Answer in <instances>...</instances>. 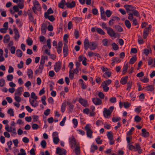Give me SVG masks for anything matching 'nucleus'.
<instances>
[{
  "mask_svg": "<svg viewBox=\"0 0 155 155\" xmlns=\"http://www.w3.org/2000/svg\"><path fill=\"white\" fill-rule=\"evenodd\" d=\"M107 32L108 35L111 37H114L115 38L117 37V34H116L114 30L111 28L108 27Z\"/></svg>",
  "mask_w": 155,
  "mask_h": 155,
  "instance_id": "1",
  "label": "nucleus"
},
{
  "mask_svg": "<svg viewBox=\"0 0 155 155\" xmlns=\"http://www.w3.org/2000/svg\"><path fill=\"white\" fill-rule=\"evenodd\" d=\"M73 65L74 64L72 62H71L69 63V66L70 68V70L69 71V77L71 80H72L74 78V71L72 70Z\"/></svg>",
  "mask_w": 155,
  "mask_h": 155,
  "instance_id": "2",
  "label": "nucleus"
},
{
  "mask_svg": "<svg viewBox=\"0 0 155 155\" xmlns=\"http://www.w3.org/2000/svg\"><path fill=\"white\" fill-rule=\"evenodd\" d=\"M124 7L126 9L127 12L128 13H130V12L131 11L132 12L136 8L131 5H124Z\"/></svg>",
  "mask_w": 155,
  "mask_h": 155,
  "instance_id": "3",
  "label": "nucleus"
},
{
  "mask_svg": "<svg viewBox=\"0 0 155 155\" xmlns=\"http://www.w3.org/2000/svg\"><path fill=\"white\" fill-rule=\"evenodd\" d=\"M98 46V44L96 41L90 42L89 48L91 50H95Z\"/></svg>",
  "mask_w": 155,
  "mask_h": 155,
  "instance_id": "4",
  "label": "nucleus"
},
{
  "mask_svg": "<svg viewBox=\"0 0 155 155\" xmlns=\"http://www.w3.org/2000/svg\"><path fill=\"white\" fill-rule=\"evenodd\" d=\"M61 66V63L60 61H58L56 63L54 66V69L55 72H58L60 70Z\"/></svg>",
  "mask_w": 155,
  "mask_h": 155,
  "instance_id": "5",
  "label": "nucleus"
},
{
  "mask_svg": "<svg viewBox=\"0 0 155 155\" xmlns=\"http://www.w3.org/2000/svg\"><path fill=\"white\" fill-rule=\"evenodd\" d=\"M63 53L64 57H66L68 55V49L67 45L64 44L63 48Z\"/></svg>",
  "mask_w": 155,
  "mask_h": 155,
  "instance_id": "6",
  "label": "nucleus"
},
{
  "mask_svg": "<svg viewBox=\"0 0 155 155\" xmlns=\"http://www.w3.org/2000/svg\"><path fill=\"white\" fill-rule=\"evenodd\" d=\"M94 103L96 105H100L102 104V101L98 98H94L92 99Z\"/></svg>",
  "mask_w": 155,
  "mask_h": 155,
  "instance_id": "7",
  "label": "nucleus"
},
{
  "mask_svg": "<svg viewBox=\"0 0 155 155\" xmlns=\"http://www.w3.org/2000/svg\"><path fill=\"white\" fill-rule=\"evenodd\" d=\"M66 5L68 8H72L74 7L76 5V2L73 1L71 2H67L66 3Z\"/></svg>",
  "mask_w": 155,
  "mask_h": 155,
  "instance_id": "8",
  "label": "nucleus"
},
{
  "mask_svg": "<svg viewBox=\"0 0 155 155\" xmlns=\"http://www.w3.org/2000/svg\"><path fill=\"white\" fill-rule=\"evenodd\" d=\"M135 150H134V151H138L139 153H141L143 152V150L141 149L140 145L138 143H135Z\"/></svg>",
  "mask_w": 155,
  "mask_h": 155,
  "instance_id": "9",
  "label": "nucleus"
},
{
  "mask_svg": "<svg viewBox=\"0 0 155 155\" xmlns=\"http://www.w3.org/2000/svg\"><path fill=\"white\" fill-rule=\"evenodd\" d=\"M90 42L88 40L87 38L85 39L84 41V49L86 50H87L90 47Z\"/></svg>",
  "mask_w": 155,
  "mask_h": 155,
  "instance_id": "10",
  "label": "nucleus"
},
{
  "mask_svg": "<svg viewBox=\"0 0 155 155\" xmlns=\"http://www.w3.org/2000/svg\"><path fill=\"white\" fill-rule=\"evenodd\" d=\"M79 103L83 106L86 107L88 105L87 101V100L83 98H80L79 99Z\"/></svg>",
  "mask_w": 155,
  "mask_h": 155,
  "instance_id": "11",
  "label": "nucleus"
},
{
  "mask_svg": "<svg viewBox=\"0 0 155 155\" xmlns=\"http://www.w3.org/2000/svg\"><path fill=\"white\" fill-rule=\"evenodd\" d=\"M142 131L141 135L143 137H147L149 136V133L148 132L146 131V130L145 128L142 129Z\"/></svg>",
  "mask_w": 155,
  "mask_h": 155,
  "instance_id": "12",
  "label": "nucleus"
},
{
  "mask_svg": "<svg viewBox=\"0 0 155 155\" xmlns=\"http://www.w3.org/2000/svg\"><path fill=\"white\" fill-rule=\"evenodd\" d=\"M23 91V88L22 87H18L15 92V95L20 96L21 94V93Z\"/></svg>",
  "mask_w": 155,
  "mask_h": 155,
  "instance_id": "13",
  "label": "nucleus"
},
{
  "mask_svg": "<svg viewBox=\"0 0 155 155\" xmlns=\"http://www.w3.org/2000/svg\"><path fill=\"white\" fill-rule=\"evenodd\" d=\"M29 102L31 105L34 107H36L38 105V101L34 99L31 101V98H29Z\"/></svg>",
  "mask_w": 155,
  "mask_h": 155,
  "instance_id": "14",
  "label": "nucleus"
},
{
  "mask_svg": "<svg viewBox=\"0 0 155 155\" xmlns=\"http://www.w3.org/2000/svg\"><path fill=\"white\" fill-rule=\"evenodd\" d=\"M128 78V76H126L122 78L120 81V82L122 84H125L127 82V80Z\"/></svg>",
  "mask_w": 155,
  "mask_h": 155,
  "instance_id": "15",
  "label": "nucleus"
},
{
  "mask_svg": "<svg viewBox=\"0 0 155 155\" xmlns=\"http://www.w3.org/2000/svg\"><path fill=\"white\" fill-rule=\"evenodd\" d=\"M66 2L65 0H62L58 4V7L62 9L64 8V5H66Z\"/></svg>",
  "mask_w": 155,
  "mask_h": 155,
  "instance_id": "16",
  "label": "nucleus"
},
{
  "mask_svg": "<svg viewBox=\"0 0 155 155\" xmlns=\"http://www.w3.org/2000/svg\"><path fill=\"white\" fill-rule=\"evenodd\" d=\"M47 30L46 25L44 23H43L41 26V31L42 33L45 34Z\"/></svg>",
  "mask_w": 155,
  "mask_h": 155,
  "instance_id": "17",
  "label": "nucleus"
},
{
  "mask_svg": "<svg viewBox=\"0 0 155 155\" xmlns=\"http://www.w3.org/2000/svg\"><path fill=\"white\" fill-rule=\"evenodd\" d=\"M103 113L104 116L106 118L107 117H106V116H110L111 114L108 110L106 108L104 109V111H103Z\"/></svg>",
  "mask_w": 155,
  "mask_h": 155,
  "instance_id": "18",
  "label": "nucleus"
},
{
  "mask_svg": "<svg viewBox=\"0 0 155 155\" xmlns=\"http://www.w3.org/2000/svg\"><path fill=\"white\" fill-rule=\"evenodd\" d=\"M14 30L15 34L14 38L15 39H18L20 37V35L19 33L18 30L17 28H15L14 29Z\"/></svg>",
  "mask_w": 155,
  "mask_h": 155,
  "instance_id": "19",
  "label": "nucleus"
},
{
  "mask_svg": "<svg viewBox=\"0 0 155 155\" xmlns=\"http://www.w3.org/2000/svg\"><path fill=\"white\" fill-rule=\"evenodd\" d=\"M27 75L29 78H32L33 77V72L30 68L28 69L27 71Z\"/></svg>",
  "mask_w": 155,
  "mask_h": 155,
  "instance_id": "20",
  "label": "nucleus"
},
{
  "mask_svg": "<svg viewBox=\"0 0 155 155\" xmlns=\"http://www.w3.org/2000/svg\"><path fill=\"white\" fill-rule=\"evenodd\" d=\"M114 28H115L116 31L118 32H121L123 31L124 30L123 28L119 25H115L114 26Z\"/></svg>",
  "mask_w": 155,
  "mask_h": 155,
  "instance_id": "21",
  "label": "nucleus"
},
{
  "mask_svg": "<svg viewBox=\"0 0 155 155\" xmlns=\"http://www.w3.org/2000/svg\"><path fill=\"white\" fill-rule=\"evenodd\" d=\"M70 143L71 145V147H74L76 144V140L75 138H72L70 141Z\"/></svg>",
  "mask_w": 155,
  "mask_h": 155,
  "instance_id": "22",
  "label": "nucleus"
},
{
  "mask_svg": "<svg viewBox=\"0 0 155 155\" xmlns=\"http://www.w3.org/2000/svg\"><path fill=\"white\" fill-rule=\"evenodd\" d=\"M67 105L69 106V111L72 112L73 110L74 105L70 102L67 101Z\"/></svg>",
  "mask_w": 155,
  "mask_h": 155,
  "instance_id": "23",
  "label": "nucleus"
},
{
  "mask_svg": "<svg viewBox=\"0 0 155 155\" xmlns=\"http://www.w3.org/2000/svg\"><path fill=\"white\" fill-rule=\"evenodd\" d=\"M10 40V36L8 35H6L4 37L3 40L5 43H7Z\"/></svg>",
  "mask_w": 155,
  "mask_h": 155,
  "instance_id": "24",
  "label": "nucleus"
},
{
  "mask_svg": "<svg viewBox=\"0 0 155 155\" xmlns=\"http://www.w3.org/2000/svg\"><path fill=\"white\" fill-rule=\"evenodd\" d=\"M128 67V63L124 65L123 68V70L122 71V73L123 74H124L126 73Z\"/></svg>",
  "mask_w": 155,
  "mask_h": 155,
  "instance_id": "25",
  "label": "nucleus"
},
{
  "mask_svg": "<svg viewBox=\"0 0 155 155\" xmlns=\"http://www.w3.org/2000/svg\"><path fill=\"white\" fill-rule=\"evenodd\" d=\"M101 86L105 92H107L109 91V87H108L107 85L104 84L103 83H102Z\"/></svg>",
  "mask_w": 155,
  "mask_h": 155,
  "instance_id": "26",
  "label": "nucleus"
},
{
  "mask_svg": "<svg viewBox=\"0 0 155 155\" xmlns=\"http://www.w3.org/2000/svg\"><path fill=\"white\" fill-rule=\"evenodd\" d=\"M46 19H48L50 21H53L55 20V18L53 15L48 16V15L44 16Z\"/></svg>",
  "mask_w": 155,
  "mask_h": 155,
  "instance_id": "27",
  "label": "nucleus"
},
{
  "mask_svg": "<svg viewBox=\"0 0 155 155\" xmlns=\"http://www.w3.org/2000/svg\"><path fill=\"white\" fill-rule=\"evenodd\" d=\"M54 12V11L51 8H50L47 11L45 12L44 14V16L49 15L52 14Z\"/></svg>",
  "mask_w": 155,
  "mask_h": 155,
  "instance_id": "28",
  "label": "nucleus"
},
{
  "mask_svg": "<svg viewBox=\"0 0 155 155\" xmlns=\"http://www.w3.org/2000/svg\"><path fill=\"white\" fill-rule=\"evenodd\" d=\"M137 59V58L136 56L132 57L130 60L129 63L132 64H134Z\"/></svg>",
  "mask_w": 155,
  "mask_h": 155,
  "instance_id": "29",
  "label": "nucleus"
},
{
  "mask_svg": "<svg viewBox=\"0 0 155 155\" xmlns=\"http://www.w3.org/2000/svg\"><path fill=\"white\" fill-rule=\"evenodd\" d=\"M146 89L148 91H152L154 90V88L152 85H149L146 87Z\"/></svg>",
  "mask_w": 155,
  "mask_h": 155,
  "instance_id": "30",
  "label": "nucleus"
},
{
  "mask_svg": "<svg viewBox=\"0 0 155 155\" xmlns=\"http://www.w3.org/2000/svg\"><path fill=\"white\" fill-rule=\"evenodd\" d=\"M96 30L97 32L101 35H104L105 34V33L104 31L100 28H97Z\"/></svg>",
  "mask_w": 155,
  "mask_h": 155,
  "instance_id": "31",
  "label": "nucleus"
},
{
  "mask_svg": "<svg viewBox=\"0 0 155 155\" xmlns=\"http://www.w3.org/2000/svg\"><path fill=\"white\" fill-rule=\"evenodd\" d=\"M125 24L127 28L130 29V28L131 24L129 21L127 20H126L125 21Z\"/></svg>",
  "mask_w": 155,
  "mask_h": 155,
  "instance_id": "32",
  "label": "nucleus"
},
{
  "mask_svg": "<svg viewBox=\"0 0 155 155\" xmlns=\"http://www.w3.org/2000/svg\"><path fill=\"white\" fill-rule=\"evenodd\" d=\"M98 147L97 146L92 145H91V152L94 153V151L97 150Z\"/></svg>",
  "mask_w": 155,
  "mask_h": 155,
  "instance_id": "33",
  "label": "nucleus"
},
{
  "mask_svg": "<svg viewBox=\"0 0 155 155\" xmlns=\"http://www.w3.org/2000/svg\"><path fill=\"white\" fill-rule=\"evenodd\" d=\"M112 61H113L111 63L112 64L115 62L119 63L121 61V60L120 59V58H119L117 57L113 58Z\"/></svg>",
  "mask_w": 155,
  "mask_h": 155,
  "instance_id": "34",
  "label": "nucleus"
},
{
  "mask_svg": "<svg viewBox=\"0 0 155 155\" xmlns=\"http://www.w3.org/2000/svg\"><path fill=\"white\" fill-rule=\"evenodd\" d=\"M22 52L20 49L17 50L16 52V55L18 57H21L22 55Z\"/></svg>",
  "mask_w": 155,
  "mask_h": 155,
  "instance_id": "35",
  "label": "nucleus"
},
{
  "mask_svg": "<svg viewBox=\"0 0 155 155\" xmlns=\"http://www.w3.org/2000/svg\"><path fill=\"white\" fill-rule=\"evenodd\" d=\"M66 104L65 102L63 103L61 106V111L62 112H64L65 110Z\"/></svg>",
  "mask_w": 155,
  "mask_h": 155,
  "instance_id": "36",
  "label": "nucleus"
},
{
  "mask_svg": "<svg viewBox=\"0 0 155 155\" xmlns=\"http://www.w3.org/2000/svg\"><path fill=\"white\" fill-rule=\"evenodd\" d=\"M87 135L88 137L91 138L92 137V134L93 132L91 130H88L87 131Z\"/></svg>",
  "mask_w": 155,
  "mask_h": 155,
  "instance_id": "37",
  "label": "nucleus"
},
{
  "mask_svg": "<svg viewBox=\"0 0 155 155\" xmlns=\"http://www.w3.org/2000/svg\"><path fill=\"white\" fill-rule=\"evenodd\" d=\"M112 82V81L110 79H108L107 80H105V81H103L102 83H103L104 84L107 85H109Z\"/></svg>",
  "mask_w": 155,
  "mask_h": 155,
  "instance_id": "38",
  "label": "nucleus"
},
{
  "mask_svg": "<svg viewBox=\"0 0 155 155\" xmlns=\"http://www.w3.org/2000/svg\"><path fill=\"white\" fill-rule=\"evenodd\" d=\"M48 58V56H42L41 60V61L40 63V64L43 65H44L45 63V58Z\"/></svg>",
  "mask_w": 155,
  "mask_h": 155,
  "instance_id": "39",
  "label": "nucleus"
},
{
  "mask_svg": "<svg viewBox=\"0 0 155 155\" xmlns=\"http://www.w3.org/2000/svg\"><path fill=\"white\" fill-rule=\"evenodd\" d=\"M103 44L105 46H108L110 44H108V40L105 38L103 39L102 41Z\"/></svg>",
  "mask_w": 155,
  "mask_h": 155,
  "instance_id": "40",
  "label": "nucleus"
},
{
  "mask_svg": "<svg viewBox=\"0 0 155 155\" xmlns=\"http://www.w3.org/2000/svg\"><path fill=\"white\" fill-rule=\"evenodd\" d=\"M108 139L109 140L113 139V136L111 132H108L107 134Z\"/></svg>",
  "mask_w": 155,
  "mask_h": 155,
  "instance_id": "41",
  "label": "nucleus"
},
{
  "mask_svg": "<svg viewBox=\"0 0 155 155\" xmlns=\"http://www.w3.org/2000/svg\"><path fill=\"white\" fill-rule=\"evenodd\" d=\"M132 82L131 81H129L127 83V90H130L131 88L132 85Z\"/></svg>",
  "mask_w": 155,
  "mask_h": 155,
  "instance_id": "42",
  "label": "nucleus"
},
{
  "mask_svg": "<svg viewBox=\"0 0 155 155\" xmlns=\"http://www.w3.org/2000/svg\"><path fill=\"white\" fill-rule=\"evenodd\" d=\"M113 49L115 50H117L119 49L118 46L115 43H112L111 45Z\"/></svg>",
  "mask_w": 155,
  "mask_h": 155,
  "instance_id": "43",
  "label": "nucleus"
},
{
  "mask_svg": "<svg viewBox=\"0 0 155 155\" xmlns=\"http://www.w3.org/2000/svg\"><path fill=\"white\" fill-rule=\"evenodd\" d=\"M73 19L75 21L76 23H78L82 21V19L81 18L78 17H74Z\"/></svg>",
  "mask_w": 155,
  "mask_h": 155,
  "instance_id": "44",
  "label": "nucleus"
},
{
  "mask_svg": "<svg viewBox=\"0 0 155 155\" xmlns=\"http://www.w3.org/2000/svg\"><path fill=\"white\" fill-rule=\"evenodd\" d=\"M74 36L76 38H78L79 36V31L77 29H75L74 32Z\"/></svg>",
  "mask_w": 155,
  "mask_h": 155,
  "instance_id": "45",
  "label": "nucleus"
},
{
  "mask_svg": "<svg viewBox=\"0 0 155 155\" xmlns=\"http://www.w3.org/2000/svg\"><path fill=\"white\" fill-rule=\"evenodd\" d=\"M8 113L11 116H14V111L13 109L10 108L8 110Z\"/></svg>",
  "mask_w": 155,
  "mask_h": 155,
  "instance_id": "46",
  "label": "nucleus"
},
{
  "mask_svg": "<svg viewBox=\"0 0 155 155\" xmlns=\"http://www.w3.org/2000/svg\"><path fill=\"white\" fill-rule=\"evenodd\" d=\"M46 144L47 143L45 140H43L41 141V145L43 148H45L46 147Z\"/></svg>",
  "mask_w": 155,
  "mask_h": 155,
  "instance_id": "47",
  "label": "nucleus"
},
{
  "mask_svg": "<svg viewBox=\"0 0 155 155\" xmlns=\"http://www.w3.org/2000/svg\"><path fill=\"white\" fill-rule=\"evenodd\" d=\"M96 141L98 144H101L102 142V140H101V138L99 137H98L96 139Z\"/></svg>",
  "mask_w": 155,
  "mask_h": 155,
  "instance_id": "48",
  "label": "nucleus"
},
{
  "mask_svg": "<svg viewBox=\"0 0 155 155\" xmlns=\"http://www.w3.org/2000/svg\"><path fill=\"white\" fill-rule=\"evenodd\" d=\"M54 143L56 144H58L59 141V139L58 137H55L53 138Z\"/></svg>",
  "mask_w": 155,
  "mask_h": 155,
  "instance_id": "49",
  "label": "nucleus"
},
{
  "mask_svg": "<svg viewBox=\"0 0 155 155\" xmlns=\"http://www.w3.org/2000/svg\"><path fill=\"white\" fill-rule=\"evenodd\" d=\"M26 41L27 44L29 46L33 44V40L32 39L30 38L29 39H28L26 40Z\"/></svg>",
  "mask_w": 155,
  "mask_h": 155,
  "instance_id": "50",
  "label": "nucleus"
},
{
  "mask_svg": "<svg viewBox=\"0 0 155 155\" xmlns=\"http://www.w3.org/2000/svg\"><path fill=\"white\" fill-rule=\"evenodd\" d=\"M132 14H133V15H134L135 16L137 17H139L140 16V14L139 12L135 10H133Z\"/></svg>",
  "mask_w": 155,
  "mask_h": 155,
  "instance_id": "51",
  "label": "nucleus"
},
{
  "mask_svg": "<svg viewBox=\"0 0 155 155\" xmlns=\"http://www.w3.org/2000/svg\"><path fill=\"white\" fill-rule=\"evenodd\" d=\"M19 96L15 95L14 97L15 100L18 102H19L21 101V98Z\"/></svg>",
  "mask_w": 155,
  "mask_h": 155,
  "instance_id": "52",
  "label": "nucleus"
},
{
  "mask_svg": "<svg viewBox=\"0 0 155 155\" xmlns=\"http://www.w3.org/2000/svg\"><path fill=\"white\" fill-rule=\"evenodd\" d=\"M75 153L77 155H79L80 154V148L79 147H78L77 146L75 148Z\"/></svg>",
  "mask_w": 155,
  "mask_h": 155,
  "instance_id": "53",
  "label": "nucleus"
},
{
  "mask_svg": "<svg viewBox=\"0 0 155 155\" xmlns=\"http://www.w3.org/2000/svg\"><path fill=\"white\" fill-rule=\"evenodd\" d=\"M97 53L89 51L88 52V55L89 57H91L93 56H95Z\"/></svg>",
  "mask_w": 155,
  "mask_h": 155,
  "instance_id": "54",
  "label": "nucleus"
},
{
  "mask_svg": "<svg viewBox=\"0 0 155 155\" xmlns=\"http://www.w3.org/2000/svg\"><path fill=\"white\" fill-rule=\"evenodd\" d=\"M134 130V127H132L130 130L127 133V136H129L132 134V132Z\"/></svg>",
  "mask_w": 155,
  "mask_h": 155,
  "instance_id": "55",
  "label": "nucleus"
},
{
  "mask_svg": "<svg viewBox=\"0 0 155 155\" xmlns=\"http://www.w3.org/2000/svg\"><path fill=\"white\" fill-rule=\"evenodd\" d=\"M120 120L121 118L120 117L117 118L114 117L112 119V121L114 122H116L117 121H119Z\"/></svg>",
  "mask_w": 155,
  "mask_h": 155,
  "instance_id": "56",
  "label": "nucleus"
},
{
  "mask_svg": "<svg viewBox=\"0 0 155 155\" xmlns=\"http://www.w3.org/2000/svg\"><path fill=\"white\" fill-rule=\"evenodd\" d=\"M20 151L21 152L18 153V155H26V153L25 150L23 149H21Z\"/></svg>",
  "mask_w": 155,
  "mask_h": 155,
  "instance_id": "57",
  "label": "nucleus"
},
{
  "mask_svg": "<svg viewBox=\"0 0 155 155\" xmlns=\"http://www.w3.org/2000/svg\"><path fill=\"white\" fill-rule=\"evenodd\" d=\"M141 120V117L137 115L134 117V120L137 122H140Z\"/></svg>",
  "mask_w": 155,
  "mask_h": 155,
  "instance_id": "58",
  "label": "nucleus"
},
{
  "mask_svg": "<svg viewBox=\"0 0 155 155\" xmlns=\"http://www.w3.org/2000/svg\"><path fill=\"white\" fill-rule=\"evenodd\" d=\"M7 78L8 81H11L13 78V76L12 74H9L7 75Z\"/></svg>",
  "mask_w": 155,
  "mask_h": 155,
  "instance_id": "59",
  "label": "nucleus"
},
{
  "mask_svg": "<svg viewBox=\"0 0 155 155\" xmlns=\"http://www.w3.org/2000/svg\"><path fill=\"white\" fill-rule=\"evenodd\" d=\"M123 104L124 107L126 108L129 107L130 106V104L128 102H124Z\"/></svg>",
  "mask_w": 155,
  "mask_h": 155,
  "instance_id": "60",
  "label": "nucleus"
},
{
  "mask_svg": "<svg viewBox=\"0 0 155 155\" xmlns=\"http://www.w3.org/2000/svg\"><path fill=\"white\" fill-rule=\"evenodd\" d=\"M105 13L107 17H110L112 14V12L110 10H107Z\"/></svg>",
  "mask_w": 155,
  "mask_h": 155,
  "instance_id": "61",
  "label": "nucleus"
},
{
  "mask_svg": "<svg viewBox=\"0 0 155 155\" xmlns=\"http://www.w3.org/2000/svg\"><path fill=\"white\" fill-rule=\"evenodd\" d=\"M5 80L3 78L0 80V86L3 87L5 85Z\"/></svg>",
  "mask_w": 155,
  "mask_h": 155,
  "instance_id": "62",
  "label": "nucleus"
},
{
  "mask_svg": "<svg viewBox=\"0 0 155 155\" xmlns=\"http://www.w3.org/2000/svg\"><path fill=\"white\" fill-rule=\"evenodd\" d=\"M16 48L15 46H12L11 47L10 51L12 54H14L15 53Z\"/></svg>",
  "mask_w": 155,
  "mask_h": 155,
  "instance_id": "63",
  "label": "nucleus"
},
{
  "mask_svg": "<svg viewBox=\"0 0 155 155\" xmlns=\"http://www.w3.org/2000/svg\"><path fill=\"white\" fill-rule=\"evenodd\" d=\"M32 127L34 130H37L39 126L38 124H34L32 125Z\"/></svg>",
  "mask_w": 155,
  "mask_h": 155,
  "instance_id": "64",
  "label": "nucleus"
}]
</instances>
